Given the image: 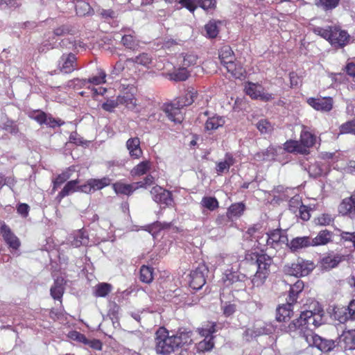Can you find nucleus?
Masks as SVG:
<instances>
[{
  "label": "nucleus",
  "instance_id": "nucleus-1",
  "mask_svg": "<svg viewBox=\"0 0 355 355\" xmlns=\"http://www.w3.org/2000/svg\"><path fill=\"white\" fill-rule=\"evenodd\" d=\"M322 323V314L320 312L304 311L298 318L285 327V331L293 338L303 339L308 347H315L323 352H328L336 347V341L322 338L315 334L312 329V327H318Z\"/></svg>",
  "mask_w": 355,
  "mask_h": 355
},
{
  "label": "nucleus",
  "instance_id": "nucleus-2",
  "mask_svg": "<svg viewBox=\"0 0 355 355\" xmlns=\"http://www.w3.org/2000/svg\"><path fill=\"white\" fill-rule=\"evenodd\" d=\"M191 342V332L185 329L171 334L166 329L160 327L155 334V350L160 354H169Z\"/></svg>",
  "mask_w": 355,
  "mask_h": 355
},
{
  "label": "nucleus",
  "instance_id": "nucleus-3",
  "mask_svg": "<svg viewBox=\"0 0 355 355\" xmlns=\"http://www.w3.org/2000/svg\"><path fill=\"white\" fill-rule=\"evenodd\" d=\"M248 257H250L253 265L257 268L256 273L251 280L252 284L254 287H260L265 283L268 277L272 259L266 254H251L246 255V261L248 260Z\"/></svg>",
  "mask_w": 355,
  "mask_h": 355
},
{
  "label": "nucleus",
  "instance_id": "nucleus-4",
  "mask_svg": "<svg viewBox=\"0 0 355 355\" xmlns=\"http://www.w3.org/2000/svg\"><path fill=\"white\" fill-rule=\"evenodd\" d=\"M314 267L315 266L312 261L298 259L296 262L286 266L285 272L291 276L303 277L308 275Z\"/></svg>",
  "mask_w": 355,
  "mask_h": 355
},
{
  "label": "nucleus",
  "instance_id": "nucleus-5",
  "mask_svg": "<svg viewBox=\"0 0 355 355\" xmlns=\"http://www.w3.org/2000/svg\"><path fill=\"white\" fill-rule=\"evenodd\" d=\"M199 334L205 339L198 343L197 348L198 351L205 352L211 350L214 343L213 342L214 336L212 334L216 331V324L214 323H208L202 328L198 329Z\"/></svg>",
  "mask_w": 355,
  "mask_h": 355
},
{
  "label": "nucleus",
  "instance_id": "nucleus-6",
  "mask_svg": "<svg viewBox=\"0 0 355 355\" xmlns=\"http://www.w3.org/2000/svg\"><path fill=\"white\" fill-rule=\"evenodd\" d=\"M258 241L260 244L262 241H266L267 245L276 248L282 244L288 245V239L284 231L277 229L262 236Z\"/></svg>",
  "mask_w": 355,
  "mask_h": 355
},
{
  "label": "nucleus",
  "instance_id": "nucleus-7",
  "mask_svg": "<svg viewBox=\"0 0 355 355\" xmlns=\"http://www.w3.org/2000/svg\"><path fill=\"white\" fill-rule=\"evenodd\" d=\"M29 117L40 125H46L50 128L60 126L64 123L60 119H56L51 115L47 114L41 110H34L29 113Z\"/></svg>",
  "mask_w": 355,
  "mask_h": 355
},
{
  "label": "nucleus",
  "instance_id": "nucleus-8",
  "mask_svg": "<svg viewBox=\"0 0 355 355\" xmlns=\"http://www.w3.org/2000/svg\"><path fill=\"white\" fill-rule=\"evenodd\" d=\"M245 92L253 99L260 98L263 101L272 99V94L264 92L263 87L258 84L248 82L245 85Z\"/></svg>",
  "mask_w": 355,
  "mask_h": 355
},
{
  "label": "nucleus",
  "instance_id": "nucleus-9",
  "mask_svg": "<svg viewBox=\"0 0 355 355\" xmlns=\"http://www.w3.org/2000/svg\"><path fill=\"white\" fill-rule=\"evenodd\" d=\"M150 193L153 200L157 203L166 206H170L173 203L171 193L158 185L153 187Z\"/></svg>",
  "mask_w": 355,
  "mask_h": 355
},
{
  "label": "nucleus",
  "instance_id": "nucleus-10",
  "mask_svg": "<svg viewBox=\"0 0 355 355\" xmlns=\"http://www.w3.org/2000/svg\"><path fill=\"white\" fill-rule=\"evenodd\" d=\"M337 345L344 350L345 354L355 349V329L343 331L338 339Z\"/></svg>",
  "mask_w": 355,
  "mask_h": 355
},
{
  "label": "nucleus",
  "instance_id": "nucleus-11",
  "mask_svg": "<svg viewBox=\"0 0 355 355\" xmlns=\"http://www.w3.org/2000/svg\"><path fill=\"white\" fill-rule=\"evenodd\" d=\"M349 35L336 26H333L329 42L335 47H343L348 44Z\"/></svg>",
  "mask_w": 355,
  "mask_h": 355
},
{
  "label": "nucleus",
  "instance_id": "nucleus-12",
  "mask_svg": "<svg viewBox=\"0 0 355 355\" xmlns=\"http://www.w3.org/2000/svg\"><path fill=\"white\" fill-rule=\"evenodd\" d=\"M308 104L318 111L328 112L333 108L334 101L331 97L309 98Z\"/></svg>",
  "mask_w": 355,
  "mask_h": 355
},
{
  "label": "nucleus",
  "instance_id": "nucleus-13",
  "mask_svg": "<svg viewBox=\"0 0 355 355\" xmlns=\"http://www.w3.org/2000/svg\"><path fill=\"white\" fill-rule=\"evenodd\" d=\"M207 270L205 266H199L190 274L189 286L194 290H199L205 284V272Z\"/></svg>",
  "mask_w": 355,
  "mask_h": 355
},
{
  "label": "nucleus",
  "instance_id": "nucleus-14",
  "mask_svg": "<svg viewBox=\"0 0 355 355\" xmlns=\"http://www.w3.org/2000/svg\"><path fill=\"white\" fill-rule=\"evenodd\" d=\"M0 233L9 248L15 250L19 248L21 245L19 239L8 225L3 224L0 227Z\"/></svg>",
  "mask_w": 355,
  "mask_h": 355
},
{
  "label": "nucleus",
  "instance_id": "nucleus-15",
  "mask_svg": "<svg viewBox=\"0 0 355 355\" xmlns=\"http://www.w3.org/2000/svg\"><path fill=\"white\" fill-rule=\"evenodd\" d=\"M272 331V327L271 326L256 324L252 328L247 329L243 333V337L248 341L261 335L270 334Z\"/></svg>",
  "mask_w": 355,
  "mask_h": 355
},
{
  "label": "nucleus",
  "instance_id": "nucleus-16",
  "mask_svg": "<svg viewBox=\"0 0 355 355\" xmlns=\"http://www.w3.org/2000/svg\"><path fill=\"white\" fill-rule=\"evenodd\" d=\"M76 58L72 53L63 55L59 64L60 71L64 73L72 72L76 69Z\"/></svg>",
  "mask_w": 355,
  "mask_h": 355
},
{
  "label": "nucleus",
  "instance_id": "nucleus-17",
  "mask_svg": "<svg viewBox=\"0 0 355 355\" xmlns=\"http://www.w3.org/2000/svg\"><path fill=\"white\" fill-rule=\"evenodd\" d=\"M338 211L343 215L355 218V196L344 199L339 205Z\"/></svg>",
  "mask_w": 355,
  "mask_h": 355
},
{
  "label": "nucleus",
  "instance_id": "nucleus-18",
  "mask_svg": "<svg viewBox=\"0 0 355 355\" xmlns=\"http://www.w3.org/2000/svg\"><path fill=\"white\" fill-rule=\"evenodd\" d=\"M181 108L182 107L179 106L178 103L177 105L173 103L166 106L165 111L171 121L180 123L183 121L184 116Z\"/></svg>",
  "mask_w": 355,
  "mask_h": 355
},
{
  "label": "nucleus",
  "instance_id": "nucleus-19",
  "mask_svg": "<svg viewBox=\"0 0 355 355\" xmlns=\"http://www.w3.org/2000/svg\"><path fill=\"white\" fill-rule=\"evenodd\" d=\"M126 148L131 157L138 159L141 157L143 152L140 148V140L138 137L130 138L126 141Z\"/></svg>",
  "mask_w": 355,
  "mask_h": 355
},
{
  "label": "nucleus",
  "instance_id": "nucleus-20",
  "mask_svg": "<svg viewBox=\"0 0 355 355\" xmlns=\"http://www.w3.org/2000/svg\"><path fill=\"white\" fill-rule=\"evenodd\" d=\"M343 260V256L340 254H329L321 259V267L325 270H331L336 267Z\"/></svg>",
  "mask_w": 355,
  "mask_h": 355
},
{
  "label": "nucleus",
  "instance_id": "nucleus-21",
  "mask_svg": "<svg viewBox=\"0 0 355 355\" xmlns=\"http://www.w3.org/2000/svg\"><path fill=\"white\" fill-rule=\"evenodd\" d=\"M333 233L327 230L320 231L318 235L311 239V246L326 245L331 241Z\"/></svg>",
  "mask_w": 355,
  "mask_h": 355
},
{
  "label": "nucleus",
  "instance_id": "nucleus-22",
  "mask_svg": "<svg viewBox=\"0 0 355 355\" xmlns=\"http://www.w3.org/2000/svg\"><path fill=\"white\" fill-rule=\"evenodd\" d=\"M78 180H71L68 182L62 191L58 194L56 199L60 202L62 198L69 194L78 191Z\"/></svg>",
  "mask_w": 355,
  "mask_h": 355
},
{
  "label": "nucleus",
  "instance_id": "nucleus-23",
  "mask_svg": "<svg viewBox=\"0 0 355 355\" xmlns=\"http://www.w3.org/2000/svg\"><path fill=\"white\" fill-rule=\"evenodd\" d=\"M287 245L292 251H296L303 248L311 246V241L308 236L296 237L292 239L290 243H288Z\"/></svg>",
  "mask_w": 355,
  "mask_h": 355
},
{
  "label": "nucleus",
  "instance_id": "nucleus-24",
  "mask_svg": "<svg viewBox=\"0 0 355 355\" xmlns=\"http://www.w3.org/2000/svg\"><path fill=\"white\" fill-rule=\"evenodd\" d=\"M294 303L292 302H288L285 304L279 306L277 309L276 318L278 321H284L287 318H290L293 310L292 306Z\"/></svg>",
  "mask_w": 355,
  "mask_h": 355
},
{
  "label": "nucleus",
  "instance_id": "nucleus-25",
  "mask_svg": "<svg viewBox=\"0 0 355 355\" xmlns=\"http://www.w3.org/2000/svg\"><path fill=\"white\" fill-rule=\"evenodd\" d=\"M70 240L71 245L75 248L80 247V245H87L89 243L88 235L83 230H80L75 232Z\"/></svg>",
  "mask_w": 355,
  "mask_h": 355
},
{
  "label": "nucleus",
  "instance_id": "nucleus-26",
  "mask_svg": "<svg viewBox=\"0 0 355 355\" xmlns=\"http://www.w3.org/2000/svg\"><path fill=\"white\" fill-rule=\"evenodd\" d=\"M223 65L226 67L227 71L236 78H242L245 73V69L240 64L235 63L234 60L227 61Z\"/></svg>",
  "mask_w": 355,
  "mask_h": 355
},
{
  "label": "nucleus",
  "instance_id": "nucleus-27",
  "mask_svg": "<svg viewBox=\"0 0 355 355\" xmlns=\"http://www.w3.org/2000/svg\"><path fill=\"white\" fill-rule=\"evenodd\" d=\"M189 76V72L185 67H179L173 72L168 73L166 77L174 81H184Z\"/></svg>",
  "mask_w": 355,
  "mask_h": 355
},
{
  "label": "nucleus",
  "instance_id": "nucleus-28",
  "mask_svg": "<svg viewBox=\"0 0 355 355\" xmlns=\"http://www.w3.org/2000/svg\"><path fill=\"white\" fill-rule=\"evenodd\" d=\"M225 123V118L220 116L214 115L209 117L205 123V129L207 130H215L222 127Z\"/></svg>",
  "mask_w": 355,
  "mask_h": 355
},
{
  "label": "nucleus",
  "instance_id": "nucleus-29",
  "mask_svg": "<svg viewBox=\"0 0 355 355\" xmlns=\"http://www.w3.org/2000/svg\"><path fill=\"white\" fill-rule=\"evenodd\" d=\"M51 295L55 300H60L64 293V279L58 277L55 279L54 284L51 288Z\"/></svg>",
  "mask_w": 355,
  "mask_h": 355
},
{
  "label": "nucleus",
  "instance_id": "nucleus-30",
  "mask_svg": "<svg viewBox=\"0 0 355 355\" xmlns=\"http://www.w3.org/2000/svg\"><path fill=\"white\" fill-rule=\"evenodd\" d=\"M284 149L288 153H296L302 155L308 153V150H305L304 146H302L299 141L294 140L287 141L284 144Z\"/></svg>",
  "mask_w": 355,
  "mask_h": 355
},
{
  "label": "nucleus",
  "instance_id": "nucleus-31",
  "mask_svg": "<svg viewBox=\"0 0 355 355\" xmlns=\"http://www.w3.org/2000/svg\"><path fill=\"white\" fill-rule=\"evenodd\" d=\"M121 42L126 48L131 50H137L139 46V41L136 38L135 33L125 34L121 38Z\"/></svg>",
  "mask_w": 355,
  "mask_h": 355
},
{
  "label": "nucleus",
  "instance_id": "nucleus-32",
  "mask_svg": "<svg viewBox=\"0 0 355 355\" xmlns=\"http://www.w3.org/2000/svg\"><path fill=\"white\" fill-rule=\"evenodd\" d=\"M304 288V282L301 280H297L293 285L291 286L288 302H296L298 295L302 291Z\"/></svg>",
  "mask_w": 355,
  "mask_h": 355
},
{
  "label": "nucleus",
  "instance_id": "nucleus-33",
  "mask_svg": "<svg viewBox=\"0 0 355 355\" xmlns=\"http://www.w3.org/2000/svg\"><path fill=\"white\" fill-rule=\"evenodd\" d=\"M221 21L211 20L205 26L206 36L209 38H215L219 33V25Z\"/></svg>",
  "mask_w": 355,
  "mask_h": 355
},
{
  "label": "nucleus",
  "instance_id": "nucleus-34",
  "mask_svg": "<svg viewBox=\"0 0 355 355\" xmlns=\"http://www.w3.org/2000/svg\"><path fill=\"white\" fill-rule=\"evenodd\" d=\"M234 164V159L232 155L227 153L223 161L219 162L216 165V171L218 173L227 172L231 166Z\"/></svg>",
  "mask_w": 355,
  "mask_h": 355
},
{
  "label": "nucleus",
  "instance_id": "nucleus-35",
  "mask_svg": "<svg viewBox=\"0 0 355 355\" xmlns=\"http://www.w3.org/2000/svg\"><path fill=\"white\" fill-rule=\"evenodd\" d=\"M196 96L197 92L193 88L189 89L187 91L184 96L178 100V103L182 107L190 105L193 103Z\"/></svg>",
  "mask_w": 355,
  "mask_h": 355
},
{
  "label": "nucleus",
  "instance_id": "nucleus-36",
  "mask_svg": "<svg viewBox=\"0 0 355 355\" xmlns=\"http://www.w3.org/2000/svg\"><path fill=\"white\" fill-rule=\"evenodd\" d=\"M151 168V162L146 160L136 165L131 171L132 176H141L146 174Z\"/></svg>",
  "mask_w": 355,
  "mask_h": 355
},
{
  "label": "nucleus",
  "instance_id": "nucleus-37",
  "mask_svg": "<svg viewBox=\"0 0 355 355\" xmlns=\"http://www.w3.org/2000/svg\"><path fill=\"white\" fill-rule=\"evenodd\" d=\"M315 137L307 130H303L300 135V144L304 146L305 150L313 146L315 141Z\"/></svg>",
  "mask_w": 355,
  "mask_h": 355
},
{
  "label": "nucleus",
  "instance_id": "nucleus-38",
  "mask_svg": "<svg viewBox=\"0 0 355 355\" xmlns=\"http://www.w3.org/2000/svg\"><path fill=\"white\" fill-rule=\"evenodd\" d=\"M117 100L119 105H124L129 109H134L136 107V99L134 95L130 93H126L124 95L119 96Z\"/></svg>",
  "mask_w": 355,
  "mask_h": 355
},
{
  "label": "nucleus",
  "instance_id": "nucleus-39",
  "mask_svg": "<svg viewBox=\"0 0 355 355\" xmlns=\"http://www.w3.org/2000/svg\"><path fill=\"white\" fill-rule=\"evenodd\" d=\"M245 209V205L244 204L240 202V203H235L232 205L228 210H227V217L230 219H233L234 218H238L240 217Z\"/></svg>",
  "mask_w": 355,
  "mask_h": 355
},
{
  "label": "nucleus",
  "instance_id": "nucleus-40",
  "mask_svg": "<svg viewBox=\"0 0 355 355\" xmlns=\"http://www.w3.org/2000/svg\"><path fill=\"white\" fill-rule=\"evenodd\" d=\"M76 10L77 15L80 16L90 15L94 12L90 5L84 1H80L76 3Z\"/></svg>",
  "mask_w": 355,
  "mask_h": 355
},
{
  "label": "nucleus",
  "instance_id": "nucleus-41",
  "mask_svg": "<svg viewBox=\"0 0 355 355\" xmlns=\"http://www.w3.org/2000/svg\"><path fill=\"white\" fill-rule=\"evenodd\" d=\"M112 289L111 284L107 283H100L95 286L94 295L96 297H105Z\"/></svg>",
  "mask_w": 355,
  "mask_h": 355
},
{
  "label": "nucleus",
  "instance_id": "nucleus-42",
  "mask_svg": "<svg viewBox=\"0 0 355 355\" xmlns=\"http://www.w3.org/2000/svg\"><path fill=\"white\" fill-rule=\"evenodd\" d=\"M127 62H133L139 64L144 67H148L152 62V58L147 53H141L135 58H128Z\"/></svg>",
  "mask_w": 355,
  "mask_h": 355
},
{
  "label": "nucleus",
  "instance_id": "nucleus-43",
  "mask_svg": "<svg viewBox=\"0 0 355 355\" xmlns=\"http://www.w3.org/2000/svg\"><path fill=\"white\" fill-rule=\"evenodd\" d=\"M74 170H72L71 168H69L66 171H63L61 174L58 175V177L53 181V190L55 191L62 184H63L68 179H69L71 178V173Z\"/></svg>",
  "mask_w": 355,
  "mask_h": 355
},
{
  "label": "nucleus",
  "instance_id": "nucleus-44",
  "mask_svg": "<svg viewBox=\"0 0 355 355\" xmlns=\"http://www.w3.org/2000/svg\"><path fill=\"white\" fill-rule=\"evenodd\" d=\"M219 58L223 64L234 60V53L230 46H224L219 51Z\"/></svg>",
  "mask_w": 355,
  "mask_h": 355
},
{
  "label": "nucleus",
  "instance_id": "nucleus-45",
  "mask_svg": "<svg viewBox=\"0 0 355 355\" xmlns=\"http://www.w3.org/2000/svg\"><path fill=\"white\" fill-rule=\"evenodd\" d=\"M200 205L209 211H214L218 207V202L214 197L205 196L200 202Z\"/></svg>",
  "mask_w": 355,
  "mask_h": 355
},
{
  "label": "nucleus",
  "instance_id": "nucleus-46",
  "mask_svg": "<svg viewBox=\"0 0 355 355\" xmlns=\"http://www.w3.org/2000/svg\"><path fill=\"white\" fill-rule=\"evenodd\" d=\"M113 189L117 194L130 196L133 193L130 184L118 182L113 184Z\"/></svg>",
  "mask_w": 355,
  "mask_h": 355
},
{
  "label": "nucleus",
  "instance_id": "nucleus-47",
  "mask_svg": "<svg viewBox=\"0 0 355 355\" xmlns=\"http://www.w3.org/2000/svg\"><path fill=\"white\" fill-rule=\"evenodd\" d=\"M339 3V0H314L315 5L324 10L335 8Z\"/></svg>",
  "mask_w": 355,
  "mask_h": 355
},
{
  "label": "nucleus",
  "instance_id": "nucleus-48",
  "mask_svg": "<svg viewBox=\"0 0 355 355\" xmlns=\"http://www.w3.org/2000/svg\"><path fill=\"white\" fill-rule=\"evenodd\" d=\"M277 155V148L268 147L264 152L257 153L256 157L263 161H271L275 159Z\"/></svg>",
  "mask_w": 355,
  "mask_h": 355
},
{
  "label": "nucleus",
  "instance_id": "nucleus-49",
  "mask_svg": "<svg viewBox=\"0 0 355 355\" xmlns=\"http://www.w3.org/2000/svg\"><path fill=\"white\" fill-rule=\"evenodd\" d=\"M153 279V269L143 266L140 269V280L144 283H150Z\"/></svg>",
  "mask_w": 355,
  "mask_h": 355
},
{
  "label": "nucleus",
  "instance_id": "nucleus-50",
  "mask_svg": "<svg viewBox=\"0 0 355 355\" xmlns=\"http://www.w3.org/2000/svg\"><path fill=\"white\" fill-rule=\"evenodd\" d=\"M333 316L335 320H338L340 323H345L348 320H350L348 316L347 309H345V307L344 306L334 309Z\"/></svg>",
  "mask_w": 355,
  "mask_h": 355
},
{
  "label": "nucleus",
  "instance_id": "nucleus-51",
  "mask_svg": "<svg viewBox=\"0 0 355 355\" xmlns=\"http://www.w3.org/2000/svg\"><path fill=\"white\" fill-rule=\"evenodd\" d=\"M257 128L261 134H269L273 130V125L267 119H261L257 123Z\"/></svg>",
  "mask_w": 355,
  "mask_h": 355
},
{
  "label": "nucleus",
  "instance_id": "nucleus-52",
  "mask_svg": "<svg viewBox=\"0 0 355 355\" xmlns=\"http://www.w3.org/2000/svg\"><path fill=\"white\" fill-rule=\"evenodd\" d=\"M340 134H352L355 135V119L347 121L339 128Z\"/></svg>",
  "mask_w": 355,
  "mask_h": 355
},
{
  "label": "nucleus",
  "instance_id": "nucleus-53",
  "mask_svg": "<svg viewBox=\"0 0 355 355\" xmlns=\"http://www.w3.org/2000/svg\"><path fill=\"white\" fill-rule=\"evenodd\" d=\"M94 190L101 189L103 187L110 184V179L108 178H103L102 179H92L90 180Z\"/></svg>",
  "mask_w": 355,
  "mask_h": 355
},
{
  "label": "nucleus",
  "instance_id": "nucleus-54",
  "mask_svg": "<svg viewBox=\"0 0 355 355\" xmlns=\"http://www.w3.org/2000/svg\"><path fill=\"white\" fill-rule=\"evenodd\" d=\"M183 67H190L197 63L198 56L193 53H187L182 55Z\"/></svg>",
  "mask_w": 355,
  "mask_h": 355
},
{
  "label": "nucleus",
  "instance_id": "nucleus-55",
  "mask_svg": "<svg viewBox=\"0 0 355 355\" xmlns=\"http://www.w3.org/2000/svg\"><path fill=\"white\" fill-rule=\"evenodd\" d=\"M106 73L103 70H99L98 75L93 76L89 78L88 83H92L94 85H98L101 84H103L106 82L105 80Z\"/></svg>",
  "mask_w": 355,
  "mask_h": 355
},
{
  "label": "nucleus",
  "instance_id": "nucleus-56",
  "mask_svg": "<svg viewBox=\"0 0 355 355\" xmlns=\"http://www.w3.org/2000/svg\"><path fill=\"white\" fill-rule=\"evenodd\" d=\"M333 28V26H328L327 28H323L321 27H315L313 28V32L320 35L322 37L326 39L329 41V37L331 35V30Z\"/></svg>",
  "mask_w": 355,
  "mask_h": 355
},
{
  "label": "nucleus",
  "instance_id": "nucleus-57",
  "mask_svg": "<svg viewBox=\"0 0 355 355\" xmlns=\"http://www.w3.org/2000/svg\"><path fill=\"white\" fill-rule=\"evenodd\" d=\"M341 240L345 242H351L355 248V232H349L339 230Z\"/></svg>",
  "mask_w": 355,
  "mask_h": 355
},
{
  "label": "nucleus",
  "instance_id": "nucleus-58",
  "mask_svg": "<svg viewBox=\"0 0 355 355\" xmlns=\"http://www.w3.org/2000/svg\"><path fill=\"white\" fill-rule=\"evenodd\" d=\"M179 3L191 12L198 6V0H180Z\"/></svg>",
  "mask_w": 355,
  "mask_h": 355
},
{
  "label": "nucleus",
  "instance_id": "nucleus-59",
  "mask_svg": "<svg viewBox=\"0 0 355 355\" xmlns=\"http://www.w3.org/2000/svg\"><path fill=\"white\" fill-rule=\"evenodd\" d=\"M21 3L19 0H0V7L8 8H18Z\"/></svg>",
  "mask_w": 355,
  "mask_h": 355
},
{
  "label": "nucleus",
  "instance_id": "nucleus-60",
  "mask_svg": "<svg viewBox=\"0 0 355 355\" xmlns=\"http://www.w3.org/2000/svg\"><path fill=\"white\" fill-rule=\"evenodd\" d=\"M57 46V40L55 41L52 40V42L50 40H46L40 45L39 47V51L41 53H44L51 49L56 48Z\"/></svg>",
  "mask_w": 355,
  "mask_h": 355
},
{
  "label": "nucleus",
  "instance_id": "nucleus-61",
  "mask_svg": "<svg viewBox=\"0 0 355 355\" xmlns=\"http://www.w3.org/2000/svg\"><path fill=\"white\" fill-rule=\"evenodd\" d=\"M302 205L300 196H295L289 200V209L293 213H295L299 207Z\"/></svg>",
  "mask_w": 355,
  "mask_h": 355
},
{
  "label": "nucleus",
  "instance_id": "nucleus-62",
  "mask_svg": "<svg viewBox=\"0 0 355 355\" xmlns=\"http://www.w3.org/2000/svg\"><path fill=\"white\" fill-rule=\"evenodd\" d=\"M332 221L333 218L330 215L324 214L317 218L315 223L319 225L325 226L329 225Z\"/></svg>",
  "mask_w": 355,
  "mask_h": 355
},
{
  "label": "nucleus",
  "instance_id": "nucleus-63",
  "mask_svg": "<svg viewBox=\"0 0 355 355\" xmlns=\"http://www.w3.org/2000/svg\"><path fill=\"white\" fill-rule=\"evenodd\" d=\"M236 307L234 304L225 302L222 304V310L225 316H230L236 311Z\"/></svg>",
  "mask_w": 355,
  "mask_h": 355
},
{
  "label": "nucleus",
  "instance_id": "nucleus-64",
  "mask_svg": "<svg viewBox=\"0 0 355 355\" xmlns=\"http://www.w3.org/2000/svg\"><path fill=\"white\" fill-rule=\"evenodd\" d=\"M119 105L117 98L116 100H107L103 103L102 108L107 112H112Z\"/></svg>",
  "mask_w": 355,
  "mask_h": 355
}]
</instances>
